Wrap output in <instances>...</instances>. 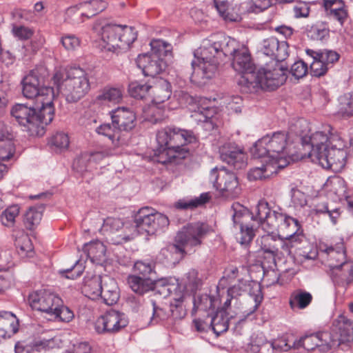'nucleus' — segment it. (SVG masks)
<instances>
[{
    "label": "nucleus",
    "instance_id": "nucleus-2",
    "mask_svg": "<svg viewBox=\"0 0 353 353\" xmlns=\"http://www.w3.org/2000/svg\"><path fill=\"white\" fill-rule=\"evenodd\" d=\"M196 138L192 131L178 128H165L157 132L156 161L166 164L185 159L189 154L186 145L195 142Z\"/></svg>",
    "mask_w": 353,
    "mask_h": 353
},
{
    "label": "nucleus",
    "instance_id": "nucleus-12",
    "mask_svg": "<svg viewBox=\"0 0 353 353\" xmlns=\"http://www.w3.org/2000/svg\"><path fill=\"white\" fill-rule=\"evenodd\" d=\"M307 141L304 142L310 148L308 157L312 162L319 161V158L331 147H343L340 137L331 132V128L327 126L322 131H316L307 136Z\"/></svg>",
    "mask_w": 353,
    "mask_h": 353
},
{
    "label": "nucleus",
    "instance_id": "nucleus-64",
    "mask_svg": "<svg viewBox=\"0 0 353 353\" xmlns=\"http://www.w3.org/2000/svg\"><path fill=\"white\" fill-rule=\"evenodd\" d=\"M339 111L344 116L353 115V92L341 97Z\"/></svg>",
    "mask_w": 353,
    "mask_h": 353
},
{
    "label": "nucleus",
    "instance_id": "nucleus-18",
    "mask_svg": "<svg viewBox=\"0 0 353 353\" xmlns=\"http://www.w3.org/2000/svg\"><path fill=\"white\" fill-rule=\"evenodd\" d=\"M245 293H248L254 302L252 310L248 312V314H250L257 310L263 300L259 284L254 281L239 279L237 283L228 290V294L232 298H236Z\"/></svg>",
    "mask_w": 353,
    "mask_h": 353
},
{
    "label": "nucleus",
    "instance_id": "nucleus-57",
    "mask_svg": "<svg viewBox=\"0 0 353 353\" xmlns=\"http://www.w3.org/2000/svg\"><path fill=\"white\" fill-rule=\"evenodd\" d=\"M291 132L302 137L303 142H307V132H310V124L304 119H299L290 127Z\"/></svg>",
    "mask_w": 353,
    "mask_h": 353
},
{
    "label": "nucleus",
    "instance_id": "nucleus-44",
    "mask_svg": "<svg viewBox=\"0 0 353 353\" xmlns=\"http://www.w3.org/2000/svg\"><path fill=\"white\" fill-rule=\"evenodd\" d=\"M194 307L193 310L196 311H208L210 310H214L216 306L219 304V300L208 296V294H203L201 296H195L194 298Z\"/></svg>",
    "mask_w": 353,
    "mask_h": 353
},
{
    "label": "nucleus",
    "instance_id": "nucleus-61",
    "mask_svg": "<svg viewBox=\"0 0 353 353\" xmlns=\"http://www.w3.org/2000/svg\"><path fill=\"white\" fill-rule=\"evenodd\" d=\"M152 219L151 228L152 232H151V234H154L159 230L167 228L169 225L168 218L165 215L157 212L155 210Z\"/></svg>",
    "mask_w": 353,
    "mask_h": 353
},
{
    "label": "nucleus",
    "instance_id": "nucleus-17",
    "mask_svg": "<svg viewBox=\"0 0 353 353\" xmlns=\"http://www.w3.org/2000/svg\"><path fill=\"white\" fill-rule=\"evenodd\" d=\"M123 313L111 310L100 316L94 322V330L99 334L115 333L128 325Z\"/></svg>",
    "mask_w": 353,
    "mask_h": 353
},
{
    "label": "nucleus",
    "instance_id": "nucleus-59",
    "mask_svg": "<svg viewBox=\"0 0 353 353\" xmlns=\"http://www.w3.org/2000/svg\"><path fill=\"white\" fill-rule=\"evenodd\" d=\"M59 345L58 340L56 338H40L32 343V350L41 352L52 349Z\"/></svg>",
    "mask_w": 353,
    "mask_h": 353
},
{
    "label": "nucleus",
    "instance_id": "nucleus-29",
    "mask_svg": "<svg viewBox=\"0 0 353 353\" xmlns=\"http://www.w3.org/2000/svg\"><path fill=\"white\" fill-rule=\"evenodd\" d=\"M262 165L260 167H255L251 169L248 173L250 180H262L268 179L273 174H276L280 166L269 160L263 158Z\"/></svg>",
    "mask_w": 353,
    "mask_h": 353
},
{
    "label": "nucleus",
    "instance_id": "nucleus-19",
    "mask_svg": "<svg viewBox=\"0 0 353 353\" xmlns=\"http://www.w3.org/2000/svg\"><path fill=\"white\" fill-rule=\"evenodd\" d=\"M347 152L342 147H331L314 163L325 169H331L334 172L341 171L345 165Z\"/></svg>",
    "mask_w": 353,
    "mask_h": 353
},
{
    "label": "nucleus",
    "instance_id": "nucleus-11",
    "mask_svg": "<svg viewBox=\"0 0 353 353\" xmlns=\"http://www.w3.org/2000/svg\"><path fill=\"white\" fill-rule=\"evenodd\" d=\"M272 213H281L280 212L272 210L270 208L268 203L265 201H260L256 205V216L259 219V225L267 232L256 239V243L259 247L265 253L270 254L275 257L279 255V245H281L280 235L276 234L270 226L266 225L268 216Z\"/></svg>",
    "mask_w": 353,
    "mask_h": 353
},
{
    "label": "nucleus",
    "instance_id": "nucleus-52",
    "mask_svg": "<svg viewBox=\"0 0 353 353\" xmlns=\"http://www.w3.org/2000/svg\"><path fill=\"white\" fill-rule=\"evenodd\" d=\"M210 193L205 192L202 193L199 197L188 201L179 200L174 204V206L178 209L194 208L205 204L210 200Z\"/></svg>",
    "mask_w": 353,
    "mask_h": 353
},
{
    "label": "nucleus",
    "instance_id": "nucleus-49",
    "mask_svg": "<svg viewBox=\"0 0 353 353\" xmlns=\"http://www.w3.org/2000/svg\"><path fill=\"white\" fill-rule=\"evenodd\" d=\"M15 247L21 257L30 256L33 252V246L30 237L22 233L15 239Z\"/></svg>",
    "mask_w": 353,
    "mask_h": 353
},
{
    "label": "nucleus",
    "instance_id": "nucleus-3",
    "mask_svg": "<svg viewBox=\"0 0 353 353\" xmlns=\"http://www.w3.org/2000/svg\"><path fill=\"white\" fill-rule=\"evenodd\" d=\"M210 227L205 223L196 222L183 226L176 236L177 244H173L161 250L159 256L169 264H175L181 260L185 248L199 246L210 232Z\"/></svg>",
    "mask_w": 353,
    "mask_h": 353
},
{
    "label": "nucleus",
    "instance_id": "nucleus-50",
    "mask_svg": "<svg viewBox=\"0 0 353 353\" xmlns=\"http://www.w3.org/2000/svg\"><path fill=\"white\" fill-rule=\"evenodd\" d=\"M215 7L219 14L228 21H238L240 17L230 12V3L229 0H214Z\"/></svg>",
    "mask_w": 353,
    "mask_h": 353
},
{
    "label": "nucleus",
    "instance_id": "nucleus-36",
    "mask_svg": "<svg viewBox=\"0 0 353 353\" xmlns=\"http://www.w3.org/2000/svg\"><path fill=\"white\" fill-rule=\"evenodd\" d=\"M97 132L109 138L116 146L127 143V141L123 137L122 131L116 125L104 123L99 126Z\"/></svg>",
    "mask_w": 353,
    "mask_h": 353
},
{
    "label": "nucleus",
    "instance_id": "nucleus-43",
    "mask_svg": "<svg viewBox=\"0 0 353 353\" xmlns=\"http://www.w3.org/2000/svg\"><path fill=\"white\" fill-rule=\"evenodd\" d=\"M312 213L314 214H327L333 225H336L338 219L341 216L339 208L330 209L327 202L321 201L316 203L312 210Z\"/></svg>",
    "mask_w": 353,
    "mask_h": 353
},
{
    "label": "nucleus",
    "instance_id": "nucleus-6",
    "mask_svg": "<svg viewBox=\"0 0 353 353\" xmlns=\"http://www.w3.org/2000/svg\"><path fill=\"white\" fill-rule=\"evenodd\" d=\"M289 143L288 132H275L258 140L252 150V153L256 158H267L283 168L289 163Z\"/></svg>",
    "mask_w": 353,
    "mask_h": 353
},
{
    "label": "nucleus",
    "instance_id": "nucleus-63",
    "mask_svg": "<svg viewBox=\"0 0 353 353\" xmlns=\"http://www.w3.org/2000/svg\"><path fill=\"white\" fill-rule=\"evenodd\" d=\"M40 46L34 40L31 41L26 45H22L18 49L17 54L18 59H25L30 57L37 52Z\"/></svg>",
    "mask_w": 353,
    "mask_h": 353
},
{
    "label": "nucleus",
    "instance_id": "nucleus-16",
    "mask_svg": "<svg viewBox=\"0 0 353 353\" xmlns=\"http://www.w3.org/2000/svg\"><path fill=\"white\" fill-rule=\"evenodd\" d=\"M232 208L234 211L232 215L234 224L235 225H239L240 228V232L236 234V238L241 245H248L252 241L254 232L253 226L250 227L246 225V223L249 219H252L259 223V219L256 216V207L253 214H250L246 208L239 203H234Z\"/></svg>",
    "mask_w": 353,
    "mask_h": 353
},
{
    "label": "nucleus",
    "instance_id": "nucleus-58",
    "mask_svg": "<svg viewBox=\"0 0 353 353\" xmlns=\"http://www.w3.org/2000/svg\"><path fill=\"white\" fill-rule=\"evenodd\" d=\"M306 52L307 54L312 53L316 54L321 61L324 62L325 64L327 65V68L332 67L339 59V54L333 50H325L320 52H316L312 50H307Z\"/></svg>",
    "mask_w": 353,
    "mask_h": 353
},
{
    "label": "nucleus",
    "instance_id": "nucleus-4",
    "mask_svg": "<svg viewBox=\"0 0 353 353\" xmlns=\"http://www.w3.org/2000/svg\"><path fill=\"white\" fill-rule=\"evenodd\" d=\"M286 80L285 72L279 62L271 60L254 72L246 74L239 85L244 92H256L260 89L272 91L278 88Z\"/></svg>",
    "mask_w": 353,
    "mask_h": 353
},
{
    "label": "nucleus",
    "instance_id": "nucleus-53",
    "mask_svg": "<svg viewBox=\"0 0 353 353\" xmlns=\"http://www.w3.org/2000/svg\"><path fill=\"white\" fill-rule=\"evenodd\" d=\"M151 51L148 52L150 54H155L159 57L163 58L171 54L172 47L170 43L160 39L152 40L150 42Z\"/></svg>",
    "mask_w": 353,
    "mask_h": 353
},
{
    "label": "nucleus",
    "instance_id": "nucleus-20",
    "mask_svg": "<svg viewBox=\"0 0 353 353\" xmlns=\"http://www.w3.org/2000/svg\"><path fill=\"white\" fill-rule=\"evenodd\" d=\"M137 65L142 70L145 76L154 77L161 73L166 68L163 58L155 54L145 53L139 54L136 60Z\"/></svg>",
    "mask_w": 353,
    "mask_h": 353
},
{
    "label": "nucleus",
    "instance_id": "nucleus-55",
    "mask_svg": "<svg viewBox=\"0 0 353 353\" xmlns=\"http://www.w3.org/2000/svg\"><path fill=\"white\" fill-rule=\"evenodd\" d=\"M150 85L132 82L129 85V93L134 98L143 99L150 95Z\"/></svg>",
    "mask_w": 353,
    "mask_h": 353
},
{
    "label": "nucleus",
    "instance_id": "nucleus-41",
    "mask_svg": "<svg viewBox=\"0 0 353 353\" xmlns=\"http://www.w3.org/2000/svg\"><path fill=\"white\" fill-rule=\"evenodd\" d=\"M103 276L94 275L85 281L83 290L88 297L97 299L101 295Z\"/></svg>",
    "mask_w": 353,
    "mask_h": 353
},
{
    "label": "nucleus",
    "instance_id": "nucleus-48",
    "mask_svg": "<svg viewBox=\"0 0 353 353\" xmlns=\"http://www.w3.org/2000/svg\"><path fill=\"white\" fill-rule=\"evenodd\" d=\"M318 337L317 350L321 352H326L332 347L339 346V343L330 332H317Z\"/></svg>",
    "mask_w": 353,
    "mask_h": 353
},
{
    "label": "nucleus",
    "instance_id": "nucleus-28",
    "mask_svg": "<svg viewBox=\"0 0 353 353\" xmlns=\"http://www.w3.org/2000/svg\"><path fill=\"white\" fill-rule=\"evenodd\" d=\"M332 279L338 283L350 284L353 281V261L347 260L330 269Z\"/></svg>",
    "mask_w": 353,
    "mask_h": 353
},
{
    "label": "nucleus",
    "instance_id": "nucleus-25",
    "mask_svg": "<svg viewBox=\"0 0 353 353\" xmlns=\"http://www.w3.org/2000/svg\"><path fill=\"white\" fill-rule=\"evenodd\" d=\"M262 51L264 54L270 57L271 60L279 62L285 59L288 56L287 43L279 42L274 37H270L263 41Z\"/></svg>",
    "mask_w": 353,
    "mask_h": 353
},
{
    "label": "nucleus",
    "instance_id": "nucleus-37",
    "mask_svg": "<svg viewBox=\"0 0 353 353\" xmlns=\"http://www.w3.org/2000/svg\"><path fill=\"white\" fill-rule=\"evenodd\" d=\"M216 41L219 42V49L218 54L220 59L223 56L231 55L233 57L239 52L242 46H240L235 39L224 35H216Z\"/></svg>",
    "mask_w": 353,
    "mask_h": 353
},
{
    "label": "nucleus",
    "instance_id": "nucleus-33",
    "mask_svg": "<svg viewBox=\"0 0 353 353\" xmlns=\"http://www.w3.org/2000/svg\"><path fill=\"white\" fill-rule=\"evenodd\" d=\"M333 325L339 334V337L336 339L339 345L353 340V321L343 315H340L334 320Z\"/></svg>",
    "mask_w": 353,
    "mask_h": 353
},
{
    "label": "nucleus",
    "instance_id": "nucleus-27",
    "mask_svg": "<svg viewBox=\"0 0 353 353\" xmlns=\"http://www.w3.org/2000/svg\"><path fill=\"white\" fill-rule=\"evenodd\" d=\"M15 146L8 128L0 123V161H6L14 157Z\"/></svg>",
    "mask_w": 353,
    "mask_h": 353
},
{
    "label": "nucleus",
    "instance_id": "nucleus-14",
    "mask_svg": "<svg viewBox=\"0 0 353 353\" xmlns=\"http://www.w3.org/2000/svg\"><path fill=\"white\" fill-rule=\"evenodd\" d=\"M45 70L42 68L31 70L22 81V92L25 97L34 99L37 101L38 97H46L48 92L52 95V105H54V92L51 87L43 86Z\"/></svg>",
    "mask_w": 353,
    "mask_h": 353
},
{
    "label": "nucleus",
    "instance_id": "nucleus-45",
    "mask_svg": "<svg viewBox=\"0 0 353 353\" xmlns=\"http://www.w3.org/2000/svg\"><path fill=\"white\" fill-rule=\"evenodd\" d=\"M123 97L121 89L116 88H105L97 96V100L101 103H119Z\"/></svg>",
    "mask_w": 353,
    "mask_h": 353
},
{
    "label": "nucleus",
    "instance_id": "nucleus-15",
    "mask_svg": "<svg viewBox=\"0 0 353 353\" xmlns=\"http://www.w3.org/2000/svg\"><path fill=\"white\" fill-rule=\"evenodd\" d=\"M103 230L108 231V239L114 245L126 243L137 236L132 221L123 222L119 219L108 217L103 223Z\"/></svg>",
    "mask_w": 353,
    "mask_h": 353
},
{
    "label": "nucleus",
    "instance_id": "nucleus-24",
    "mask_svg": "<svg viewBox=\"0 0 353 353\" xmlns=\"http://www.w3.org/2000/svg\"><path fill=\"white\" fill-rule=\"evenodd\" d=\"M154 213V209L145 207L142 208L135 214L134 220L132 221L134 228L139 234H151L152 232V221Z\"/></svg>",
    "mask_w": 353,
    "mask_h": 353
},
{
    "label": "nucleus",
    "instance_id": "nucleus-26",
    "mask_svg": "<svg viewBox=\"0 0 353 353\" xmlns=\"http://www.w3.org/2000/svg\"><path fill=\"white\" fill-rule=\"evenodd\" d=\"M232 65L234 70L242 74L239 80L246 74L254 72L255 71L248 50L244 46H242L240 50H239V52L235 54L232 59Z\"/></svg>",
    "mask_w": 353,
    "mask_h": 353
},
{
    "label": "nucleus",
    "instance_id": "nucleus-35",
    "mask_svg": "<svg viewBox=\"0 0 353 353\" xmlns=\"http://www.w3.org/2000/svg\"><path fill=\"white\" fill-rule=\"evenodd\" d=\"M228 314L226 310L222 309L219 310L214 316L210 317V329H212L217 336L228 330L230 319H232L237 315V314L234 316L230 314L229 318L228 317Z\"/></svg>",
    "mask_w": 353,
    "mask_h": 353
},
{
    "label": "nucleus",
    "instance_id": "nucleus-32",
    "mask_svg": "<svg viewBox=\"0 0 353 353\" xmlns=\"http://www.w3.org/2000/svg\"><path fill=\"white\" fill-rule=\"evenodd\" d=\"M212 103V101L209 99L199 98L196 108H194V105L190 108L192 111L191 117L194 120L199 122L207 121L214 113Z\"/></svg>",
    "mask_w": 353,
    "mask_h": 353
},
{
    "label": "nucleus",
    "instance_id": "nucleus-10",
    "mask_svg": "<svg viewBox=\"0 0 353 353\" xmlns=\"http://www.w3.org/2000/svg\"><path fill=\"white\" fill-rule=\"evenodd\" d=\"M266 225L271 229L279 230L284 235V239L281 238L279 255H290L292 250L296 248L304 239L303 235L297 233L299 230L298 221L282 212L268 216Z\"/></svg>",
    "mask_w": 353,
    "mask_h": 353
},
{
    "label": "nucleus",
    "instance_id": "nucleus-22",
    "mask_svg": "<svg viewBox=\"0 0 353 353\" xmlns=\"http://www.w3.org/2000/svg\"><path fill=\"white\" fill-rule=\"evenodd\" d=\"M111 118L112 124L116 125L122 132H129L136 125V115L128 108L120 107L112 110Z\"/></svg>",
    "mask_w": 353,
    "mask_h": 353
},
{
    "label": "nucleus",
    "instance_id": "nucleus-62",
    "mask_svg": "<svg viewBox=\"0 0 353 353\" xmlns=\"http://www.w3.org/2000/svg\"><path fill=\"white\" fill-rule=\"evenodd\" d=\"M60 41L63 47L68 52H74L81 45V40L74 34H65L61 37Z\"/></svg>",
    "mask_w": 353,
    "mask_h": 353
},
{
    "label": "nucleus",
    "instance_id": "nucleus-9",
    "mask_svg": "<svg viewBox=\"0 0 353 353\" xmlns=\"http://www.w3.org/2000/svg\"><path fill=\"white\" fill-rule=\"evenodd\" d=\"M98 35L101 49L119 54L129 48L137 39V32L131 26L107 24L101 28Z\"/></svg>",
    "mask_w": 353,
    "mask_h": 353
},
{
    "label": "nucleus",
    "instance_id": "nucleus-21",
    "mask_svg": "<svg viewBox=\"0 0 353 353\" xmlns=\"http://www.w3.org/2000/svg\"><path fill=\"white\" fill-rule=\"evenodd\" d=\"M223 161L233 165L236 169H242L246 165V154L243 149L234 143H227L219 149Z\"/></svg>",
    "mask_w": 353,
    "mask_h": 353
},
{
    "label": "nucleus",
    "instance_id": "nucleus-7",
    "mask_svg": "<svg viewBox=\"0 0 353 353\" xmlns=\"http://www.w3.org/2000/svg\"><path fill=\"white\" fill-rule=\"evenodd\" d=\"M54 83L68 102H76L90 90L86 72L80 68H70L65 72H57L53 76Z\"/></svg>",
    "mask_w": 353,
    "mask_h": 353
},
{
    "label": "nucleus",
    "instance_id": "nucleus-23",
    "mask_svg": "<svg viewBox=\"0 0 353 353\" xmlns=\"http://www.w3.org/2000/svg\"><path fill=\"white\" fill-rule=\"evenodd\" d=\"M319 249L322 253L326 255L328 266L330 269L347 259L346 250L343 239L330 245L321 244Z\"/></svg>",
    "mask_w": 353,
    "mask_h": 353
},
{
    "label": "nucleus",
    "instance_id": "nucleus-60",
    "mask_svg": "<svg viewBox=\"0 0 353 353\" xmlns=\"http://www.w3.org/2000/svg\"><path fill=\"white\" fill-rule=\"evenodd\" d=\"M311 56L314 60L310 64V72L313 76L315 77H321L324 75L329 68L327 65L325 64L324 62L321 61V60L318 57L316 54H307Z\"/></svg>",
    "mask_w": 353,
    "mask_h": 353
},
{
    "label": "nucleus",
    "instance_id": "nucleus-46",
    "mask_svg": "<svg viewBox=\"0 0 353 353\" xmlns=\"http://www.w3.org/2000/svg\"><path fill=\"white\" fill-rule=\"evenodd\" d=\"M81 8L85 12L87 18L96 15L103 11L107 7V3L102 0H90L80 3Z\"/></svg>",
    "mask_w": 353,
    "mask_h": 353
},
{
    "label": "nucleus",
    "instance_id": "nucleus-39",
    "mask_svg": "<svg viewBox=\"0 0 353 353\" xmlns=\"http://www.w3.org/2000/svg\"><path fill=\"white\" fill-rule=\"evenodd\" d=\"M172 108L167 104L152 103L145 110L144 112L148 120L152 123H157L168 117Z\"/></svg>",
    "mask_w": 353,
    "mask_h": 353
},
{
    "label": "nucleus",
    "instance_id": "nucleus-40",
    "mask_svg": "<svg viewBox=\"0 0 353 353\" xmlns=\"http://www.w3.org/2000/svg\"><path fill=\"white\" fill-rule=\"evenodd\" d=\"M312 299L311 293L299 289L290 294L289 304L292 310H304L312 303Z\"/></svg>",
    "mask_w": 353,
    "mask_h": 353
},
{
    "label": "nucleus",
    "instance_id": "nucleus-31",
    "mask_svg": "<svg viewBox=\"0 0 353 353\" xmlns=\"http://www.w3.org/2000/svg\"><path fill=\"white\" fill-rule=\"evenodd\" d=\"M19 330V321L11 312L0 313V340L10 338Z\"/></svg>",
    "mask_w": 353,
    "mask_h": 353
},
{
    "label": "nucleus",
    "instance_id": "nucleus-30",
    "mask_svg": "<svg viewBox=\"0 0 353 353\" xmlns=\"http://www.w3.org/2000/svg\"><path fill=\"white\" fill-rule=\"evenodd\" d=\"M104 303L112 305L117 302L119 299V291L116 281L108 275L103 276L101 288V295Z\"/></svg>",
    "mask_w": 353,
    "mask_h": 353
},
{
    "label": "nucleus",
    "instance_id": "nucleus-8",
    "mask_svg": "<svg viewBox=\"0 0 353 353\" xmlns=\"http://www.w3.org/2000/svg\"><path fill=\"white\" fill-rule=\"evenodd\" d=\"M28 301L32 309L45 313L50 319L68 323L74 318L73 312L63 305L57 294L50 290H41L30 293Z\"/></svg>",
    "mask_w": 353,
    "mask_h": 353
},
{
    "label": "nucleus",
    "instance_id": "nucleus-51",
    "mask_svg": "<svg viewBox=\"0 0 353 353\" xmlns=\"http://www.w3.org/2000/svg\"><path fill=\"white\" fill-rule=\"evenodd\" d=\"M19 212L20 208L17 205H13L6 208L0 216L1 224L7 228L14 227Z\"/></svg>",
    "mask_w": 353,
    "mask_h": 353
},
{
    "label": "nucleus",
    "instance_id": "nucleus-47",
    "mask_svg": "<svg viewBox=\"0 0 353 353\" xmlns=\"http://www.w3.org/2000/svg\"><path fill=\"white\" fill-rule=\"evenodd\" d=\"M43 208L32 207L28 209L25 214L24 224L27 229L33 230L37 227L42 219Z\"/></svg>",
    "mask_w": 353,
    "mask_h": 353
},
{
    "label": "nucleus",
    "instance_id": "nucleus-42",
    "mask_svg": "<svg viewBox=\"0 0 353 353\" xmlns=\"http://www.w3.org/2000/svg\"><path fill=\"white\" fill-rule=\"evenodd\" d=\"M154 278L144 279L139 276L132 275L128 278L131 289L136 293L142 294L153 288Z\"/></svg>",
    "mask_w": 353,
    "mask_h": 353
},
{
    "label": "nucleus",
    "instance_id": "nucleus-5",
    "mask_svg": "<svg viewBox=\"0 0 353 353\" xmlns=\"http://www.w3.org/2000/svg\"><path fill=\"white\" fill-rule=\"evenodd\" d=\"M219 49L216 37L212 36L203 40L200 47L194 51L195 59L192 62V79L194 81L205 84L207 80L215 76L220 59Z\"/></svg>",
    "mask_w": 353,
    "mask_h": 353
},
{
    "label": "nucleus",
    "instance_id": "nucleus-13",
    "mask_svg": "<svg viewBox=\"0 0 353 353\" xmlns=\"http://www.w3.org/2000/svg\"><path fill=\"white\" fill-rule=\"evenodd\" d=\"M210 181L225 198L234 199L241 193L236 175L224 168L212 169L210 173Z\"/></svg>",
    "mask_w": 353,
    "mask_h": 353
},
{
    "label": "nucleus",
    "instance_id": "nucleus-54",
    "mask_svg": "<svg viewBox=\"0 0 353 353\" xmlns=\"http://www.w3.org/2000/svg\"><path fill=\"white\" fill-rule=\"evenodd\" d=\"M318 337L316 333L306 335L293 343V348L299 349L303 347L306 350L310 351L317 349Z\"/></svg>",
    "mask_w": 353,
    "mask_h": 353
},
{
    "label": "nucleus",
    "instance_id": "nucleus-38",
    "mask_svg": "<svg viewBox=\"0 0 353 353\" xmlns=\"http://www.w3.org/2000/svg\"><path fill=\"white\" fill-rule=\"evenodd\" d=\"M83 249L84 252L87 253L88 257L93 263H101L105 259V246L99 241H93L86 243Z\"/></svg>",
    "mask_w": 353,
    "mask_h": 353
},
{
    "label": "nucleus",
    "instance_id": "nucleus-34",
    "mask_svg": "<svg viewBox=\"0 0 353 353\" xmlns=\"http://www.w3.org/2000/svg\"><path fill=\"white\" fill-rule=\"evenodd\" d=\"M150 89L152 103L165 104L172 94L169 82L163 79H158L154 85H151Z\"/></svg>",
    "mask_w": 353,
    "mask_h": 353
},
{
    "label": "nucleus",
    "instance_id": "nucleus-56",
    "mask_svg": "<svg viewBox=\"0 0 353 353\" xmlns=\"http://www.w3.org/2000/svg\"><path fill=\"white\" fill-rule=\"evenodd\" d=\"M134 272L144 279L153 278L154 264L143 261H137L134 265Z\"/></svg>",
    "mask_w": 353,
    "mask_h": 353
},
{
    "label": "nucleus",
    "instance_id": "nucleus-1",
    "mask_svg": "<svg viewBox=\"0 0 353 353\" xmlns=\"http://www.w3.org/2000/svg\"><path fill=\"white\" fill-rule=\"evenodd\" d=\"M11 114L19 124L27 128L32 134L42 136L45 127L52 122L54 115L51 92H48L44 98L39 96L37 101H34L32 107L16 104L12 107Z\"/></svg>",
    "mask_w": 353,
    "mask_h": 353
}]
</instances>
